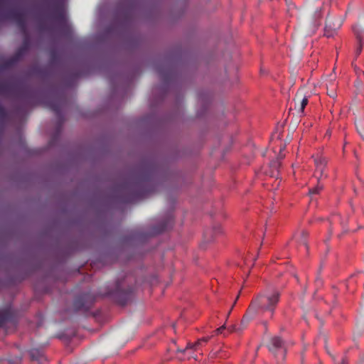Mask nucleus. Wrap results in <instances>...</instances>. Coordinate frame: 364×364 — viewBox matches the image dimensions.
Here are the masks:
<instances>
[{
	"label": "nucleus",
	"instance_id": "f257e3e1",
	"mask_svg": "<svg viewBox=\"0 0 364 364\" xmlns=\"http://www.w3.org/2000/svg\"><path fill=\"white\" fill-rule=\"evenodd\" d=\"M156 166L151 163H148L139 168L134 178L117 186L119 191L128 192V196H126L124 201L134 203L147 197L154 192L156 186Z\"/></svg>",
	"mask_w": 364,
	"mask_h": 364
},
{
	"label": "nucleus",
	"instance_id": "f03ea898",
	"mask_svg": "<svg viewBox=\"0 0 364 364\" xmlns=\"http://www.w3.org/2000/svg\"><path fill=\"white\" fill-rule=\"evenodd\" d=\"M280 292L274 288H267L254 298L250 306L249 312L257 311V314L268 312L272 318L276 307L280 299Z\"/></svg>",
	"mask_w": 364,
	"mask_h": 364
},
{
	"label": "nucleus",
	"instance_id": "7ed1b4c3",
	"mask_svg": "<svg viewBox=\"0 0 364 364\" xmlns=\"http://www.w3.org/2000/svg\"><path fill=\"white\" fill-rule=\"evenodd\" d=\"M122 286V282H116L114 289L109 290L107 294L114 297L116 301L121 306H124L131 299L134 289L130 287L127 289H124Z\"/></svg>",
	"mask_w": 364,
	"mask_h": 364
},
{
	"label": "nucleus",
	"instance_id": "20e7f679",
	"mask_svg": "<svg viewBox=\"0 0 364 364\" xmlns=\"http://www.w3.org/2000/svg\"><path fill=\"white\" fill-rule=\"evenodd\" d=\"M16 92V87L8 82L0 83V95H10ZM9 114L4 107L0 104V141L4 134Z\"/></svg>",
	"mask_w": 364,
	"mask_h": 364
},
{
	"label": "nucleus",
	"instance_id": "39448f33",
	"mask_svg": "<svg viewBox=\"0 0 364 364\" xmlns=\"http://www.w3.org/2000/svg\"><path fill=\"white\" fill-rule=\"evenodd\" d=\"M95 301V297L89 292L78 295L73 303V310L77 312H87Z\"/></svg>",
	"mask_w": 364,
	"mask_h": 364
},
{
	"label": "nucleus",
	"instance_id": "423d86ee",
	"mask_svg": "<svg viewBox=\"0 0 364 364\" xmlns=\"http://www.w3.org/2000/svg\"><path fill=\"white\" fill-rule=\"evenodd\" d=\"M210 339V337H203L198 339L194 343H188L184 349L178 348L177 353H181L184 355L183 357L180 358L181 360L194 358L197 360V358L194 355V353H197L200 350V347L203 343H207Z\"/></svg>",
	"mask_w": 364,
	"mask_h": 364
},
{
	"label": "nucleus",
	"instance_id": "0eeeda50",
	"mask_svg": "<svg viewBox=\"0 0 364 364\" xmlns=\"http://www.w3.org/2000/svg\"><path fill=\"white\" fill-rule=\"evenodd\" d=\"M63 105V99L59 96L48 99L46 102L48 107L54 112L56 117L58 118L57 123H58L59 132L60 131L61 127L63 126L65 120L63 113L62 112Z\"/></svg>",
	"mask_w": 364,
	"mask_h": 364
},
{
	"label": "nucleus",
	"instance_id": "6e6552de",
	"mask_svg": "<svg viewBox=\"0 0 364 364\" xmlns=\"http://www.w3.org/2000/svg\"><path fill=\"white\" fill-rule=\"evenodd\" d=\"M268 348L278 360L284 359L287 350L285 348V343L281 337H272L270 340Z\"/></svg>",
	"mask_w": 364,
	"mask_h": 364
},
{
	"label": "nucleus",
	"instance_id": "1a4fd4ad",
	"mask_svg": "<svg viewBox=\"0 0 364 364\" xmlns=\"http://www.w3.org/2000/svg\"><path fill=\"white\" fill-rule=\"evenodd\" d=\"M342 26V20L338 18H327L324 28V36L327 38L333 37Z\"/></svg>",
	"mask_w": 364,
	"mask_h": 364
},
{
	"label": "nucleus",
	"instance_id": "9d476101",
	"mask_svg": "<svg viewBox=\"0 0 364 364\" xmlns=\"http://www.w3.org/2000/svg\"><path fill=\"white\" fill-rule=\"evenodd\" d=\"M173 225V217L168 215L165 219L161 220L152 227L150 235H158L172 228Z\"/></svg>",
	"mask_w": 364,
	"mask_h": 364
},
{
	"label": "nucleus",
	"instance_id": "9b49d317",
	"mask_svg": "<svg viewBox=\"0 0 364 364\" xmlns=\"http://www.w3.org/2000/svg\"><path fill=\"white\" fill-rule=\"evenodd\" d=\"M313 157L314 158V164L316 167L314 176L317 180L320 181L323 176L324 170L327 164V160L325 157L320 155H316Z\"/></svg>",
	"mask_w": 364,
	"mask_h": 364
},
{
	"label": "nucleus",
	"instance_id": "f8f14e48",
	"mask_svg": "<svg viewBox=\"0 0 364 364\" xmlns=\"http://www.w3.org/2000/svg\"><path fill=\"white\" fill-rule=\"evenodd\" d=\"M9 18L13 19L21 29L25 32L26 29V19L25 14L21 11L14 10L9 13Z\"/></svg>",
	"mask_w": 364,
	"mask_h": 364
},
{
	"label": "nucleus",
	"instance_id": "ddd939ff",
	"mask_svg": "<svg viewBox=\"0 0 364 364\" xmlns=\"http://www.w3.org/2000/svg\"><path fill=\"white\" fill-rule=\"evenodd\" d=\"M353 32L358 41V46L355 50V58H357L362 51L363 43L364 41V30L360 26H355L353 27Z\"/></svg>",
	"mask_w": 364,
	"mask_h": 364
},
{
	"label": "nucleus",
	"instance_id": "4468645a",
	"mask_svg": "<svg viewBox=\"0 0 364 364\" xmlns=\"http://www.w3.org/2000/svg\"><path fill=\"white\" fill-rule=\"evenodd\" d=\"M256 315H257V311L255 312H249V308L247 309L246 314L243 316L241 321V326L239 328H236L235 326H231L229 329L230 331H242L243 329L246 327L248 322L254 318Z\"/></svg>",
	"mask_w": 364,
	"mask_h": 364
},
{
	"label": "nucleus",
	"instance_id": "2eb2a0df",
	"mask_svg": "<svg viewBox=\"0 0 364 364\" xmlns=\"http://www.w3.org/2000/svg\"><path fill=\"white\" fill-rule=\"evenodd\" d=\"M14 317V311L11 307L0 309V327L6 323L13 321Z\"/></svg>",
	"mask_w": 364,
	"mask_h": 364
},
{
	"label": "nucleus",
	"instance_id": "dca6fc26",
	"mask_svg": "<svg viewBox=\"0 0 364 364\" xmlns=\"http://www.w3.org/2000/svg\"><path fill=\"white\" fill-rule=\"evenodd\" d=\"M223 232L222 228L218 225L214 226L212 229L206 230L204 232V239L207 242L214 240L215 237Z\"/></svg>",
	"mask_w": 364,
	"mask_h": 364
},
{
	"label": "nucleus",
	"instance_id": "f3484780",
	"mask_svg": "<svg viewBox=\"0 0 364 364\" xmlns=\"http://www.w3.org/2000/svg\"><path fill=\"white\" fill-rule=\"evenodd\" d=\"M283 156H279L277 159L272 160L269 164V168H270V176L271 177H275L276 178H278L279 175V169L281 166V161L283 159Z\"/></svg>",
	"mask_w": 364,
	"mask_h": 364
},
{
	"label": "nucleus",
	"instance_id": "a211bd4d",
	"mask_svg": "<svg viewBox=\"0 0 364 364\" xmlns=\"http://www.w3.org/2000/svg\"><path fill=\"white\" fill-rule=\"evenodd\" d=\"M53 17L59 23H65V13L62 5L58 6L54 9Z\"/></svg>",
	"mask_w": 364,
	"mask_h": 364
},
{
	"label": "nucleus",
	"instance_id": "6ab92c4d",
	"mask_svg": "<svg viewBox=\"0 0 364 364\" xmlns=\"http://www.w3.org/2000/svg\"><path fill=\"white\" fill-rule=\"evenodd\" d=\"M28 353L32 360L38 361L40 363H43V361L46 360V357L42 349L32 348L29 350Z\"/></svg>",
	"mask_w": 364,
	"mask_h": 364
},
{
	"label": "nucleus",
	"instance_id": "aec40b11",
	"mask_svg": "<svg viewBox=\"0 0 364 364\" xmlns=\"http://www.w3.org/2000/svg\"><path fill=\"white\" fill-rule=\"evenodd\" d=\"M157 73L161 78L164 79L166 80H171L172 77L173 78L174 76V73H172L170 68H167L165 70H164L163 68L158 67Z\"/></svg>",
	"mask_w": 364,
	"mask_h": 364
},
{
	"label": "nucleus",
	"instance_id": "412c9836",
	"mask_svg": "<svg viewBox=\"0 0 364 364\" xmlns=\"http://www.w3.org/2000/svg\"><path fill=\"white\" fill-rule=\"evenodd\" d=\"M27 52L25 48L20 47L11 58V61L16 63L21 60Z\"/></svg>",
	"mask_w": 364,
	"mask_h": 364
},
{
	"label": "nucleus",
	"instance_id": "4be33fe9",
	"mask_svg": "<svg viewBox=\"0 0 364 364\" xmlns=\"http://www.w3.org/2000/svg\"><path fill=\"white\" fill-rule=\"evenodd\" d=\"M323 188V184L320 183V181L317 180V185L309 191V195L318 194Z\"/></svg>",
	"mask_w": 364,
	"mask_h": 364
},
{
	"label": "nucleus",
	"instance_id": "5701e85b",
	"mask_svg": "<svg viewBox=\"0 0 364 364\" xmlns=\"http://www.w3.org/2000/svg\"><path fill=\"white\" fill-rule=\"evenodd\" d=\"M355 71L358 80L360 81L361 83L364 82V72L358 68H355Z\"/></svg>",
	"mask_w": 364,
	"mask_h": 364
},
{
	"label": "nucleus",
	"instance_id": "b1692460",
	"mask_svg": "<svg viewBox=\"0 0 364 364\" xmlns=\"http://www.w3.org/2000/svg\"><path fill=\"white\" fill-rule=\"evenodd\" d=\"M308 97H304L302 100L301 101V104H300V112H304V108L306 106V105L308 104Z\"/></svg>",
	"mask_w": 364,
	"mask_h": 364
},
{
	"label": "nucleus",
	"instance_id": "393cba45",
	"mask_svg": "<svg viewBox=\"0 0 364 364\" xmlns=\"http://www.w3.org/2000/svg\"><path fill=\"white\" fill-rule=\"evenodd\" d=\"M307 232L303 231L302 233H301V244L306 248L308 249V246H307V242H306V237H307Z\"/></svg>",
	"mask_w": 364,
	"mask_h": 364
},
{
	"label": "nucleus",
	"instance_id": "a878e982",
	"mask_svg": "<svg viewBox=\"0 0 364 364\" xmlns=\"http://www.w3.org/2000/svg\"><path fill=\"white\" fill-rule=\"evenodd\" d=\"M22 358L21 356L16 357L14 359H9V363L10 364H21Z\"/></svg>",
	"mask_w": 364,
	"mask_h": 364
},
{
	"label": "nucleus",
	"instance_id": "bb28decb",
	"mask_svg": "<svg viewBox=\"0 0 364 364\" xmlns=\"http://www.w3.org/2000/svg\"><path fill=\"white\" fill-rule=\"evenodd\" d=\"M21 48H26V50H29V48H30V40L28 37H26L24 41H23V43L22 44V46H21Z\"/></svg>",
	"mask_w": 364,
	"mask_h": 364
},
{
	"label": "nucleus",
	"instance_id": "cd10ccee",
	"mask_svg": "<svg viewBox=\"0 0 364 364\" xmlns=\"http://www.w3.org/2000/svg\"><path fill=\"white\" fill-rule=\"evenodd\" d=\"M79 77V73H71L68 77V81H72V80H75L76 79H77Z\"/></svg>",
	"mask_w": 364,
	"mask_h": 364
},
{
	"label": "nucleus",
	"instance_id": "c85d7f7f",
	"mask_svg": "<svg viewBox=\"0 0 364 364\" xmlns=\"http://www.w3.org/2000/svg\"><path fill=\"white\" fill-rule=\"evenodd\" d=\"M58 59V53L56 51H52L51 53V62L55 63Z\"/></svg>",
	"mask_w": 364,
	"mask_h": 364
},
{
	"label": "nucleus",
	"instance_id": "c756f323",
	"mask_svg": "<svg viewBox=\"0 0 364 364\" xmlns=\"http://www.w3.org/2000/svg\"><path fill=\"white\" fill-rule=\"evenodd\" d=\"M225 325H223L222 326L219 327L218 328H217L215 332L216 334H221L223 333V331L225 329Z\"/></svg>",
	"mask_w": 364,
	"mask_h": 364
},
{
	"label": "nucleus",
	"instance_id": "7c9ffc66",
	"mask_svg": "<svg viewBox=\"0 0 364 364\" xmlns=\"http://www.w3.org/2000/svg\"><path fill=\"white\" fill-rule=\"evenodd\" d=\"M206 93L203 92H200L198 93V100H201V101H203L205 100L206 98Z\"/></svg>",
	"mask_w": 364,
	"mask_h": 364
},
{
	"label": "nucleus",
	"instance_id": "2f4dec72",
	"mask_svg": "<svg viewBox=\"0 0 364 364\" xmlns=\"http://www.w3.org/2000/svg\"><path fill=\"white\" fill-rule=\"evenodd\" d=\"M363 82H363L361 83V82H360V81H359V80H358V79L357 78V81L355 82V87H357L358 88H360V87H363Z\"/></svg>",
	"mask_w": 364,
	"mask_h": 364
},
{
	"label": "nucleus",
	"instance_id": "473e14b6",
	"mask_svg": "<svg viewBox=\"0 0 364 364\" xmlns=\"http://www.w3.org/2000/svg\"><path fill=\"white\" fill-rule=\"evenodd\" d=\"M60 130H62V128L60 129ZM60 132H61V131L59 132V129H58V123H57L56 133H55L56 136H54V138H56V136H58L60 135Z\"/></svg>",
	"mask_w": 364,
	"mask_h": 364
},
{
	"label": "nucleus",
	"instance_id": "72a5a7b5",
	"mask_svg": "<svg viewBox=\"0 0 364 364\" xmlns=\"http://www.w3.org/2000/svg\"><path fill=\"white\" fill-rule=\"evenodd\" d=\"M238 297H239V296L237 295V296L236 297V299H235V301H234V303H233V304H232V307H231L230 310V311H229V312L228 313V316H229V315L230 314V312H231V311H232V308H233L234 305L235 304L236 301H237V299H238Z\"/></svg>",
	"mask_w": 364,
	"mask_h": 364
},
{
	"label": "nucleus",
	"instance_id": "f704fd0d",
	"mask_svg": "<svg viewBox=\"0 0 364 364\" xmlns=\"http://www.w3.org/2000/svg\"><path fill=\"white\" fill-rule=\"evenodd\" d=\"M333 220L335 221L337 220H340V215H335Z\"/></svg>",
	"mask_w": 364,
	"mask_h": 364
},
{
	"label": "nucleus",
	"instance_id": "c9c22d12",
	"mask_svg": "<svg viewBox=\"0 0 364 364\" xmlns=\"http://www.w3.org/2000/svg\"><path fill=\"white\" fill-rule=\"evenodd\" d=\"M341 364H347L346 360L343 358Z\"/></svg>",
	"mask_w": 364,
	"mask_h": 364
},
{
	"label": "nucleus",
	"instance_id": "e433bc0d",
	"mask_svg": "<svg viewBox=\"0 0 364 364\" xmlns=\"http://www.w3.org/2000/svg\"><path fill=\"white\" fill-rule=\"evenodd\" d=\"M332 232H333L332 228H330V229H329V232H330V234H331V235L332 234Z\"/></svg>",
	"mask_w": 364,
	"mask_h": 364
}]
</instances>
